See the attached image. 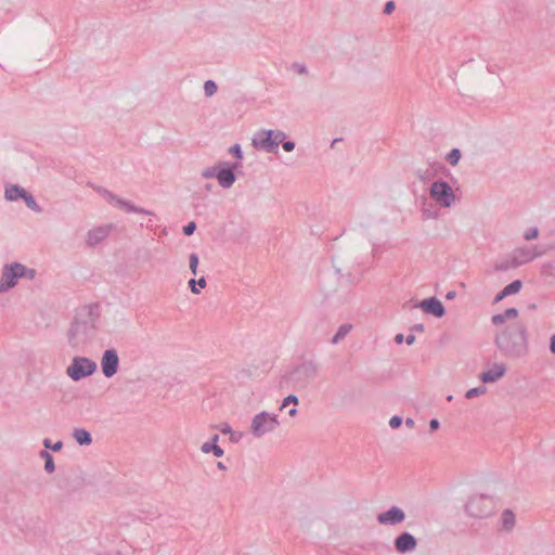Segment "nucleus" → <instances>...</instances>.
<instances>
[{
  "label": "nucleus",
  "instance_id": "bf43d9fd",
  "mask_svg": "<svg viewBox=\"0 0 555 555\" xmlns=\"http://www.w3.org/2000/svg\"><path fill=\"white\" fill-rule=\"evenodd\" d=\"M455 296H456V292H455V291H451V292H449V293L446 295V299L450 300V299L455 298Z\"/></svg>",
  "mask_w": 555,
  "mask_h": 555
},
{
  "label": "nucleus",
  "instance_id": "69168bd1",
  "mask_svg": "<svg viewBox=\"0 0 555 555\" xmlns=\"http://www.w3.org/2000/svg\"><path fill=\"white\" fill-rule=\"evenodd\" d=\"M100 555H121L120 553H115V554H111V553H103V554H100Z\"/></svg>",
  "mask_w": 555,
  "mask_h": 555
},
{
  "label": "nucleus",
  "instance_id": "412c9836",
  "mask_svg": "<svg viewBox=\"0 0 555 555\" xmlns=\"http://www.w3.org/2000/svg\"><path fill=\"white\" fill-rule=\"evenodd\" d=\"M539 254L533 253L530 248H517L513 251L512 257L519 262V267L533 260Z\"/></svg>",
  "mask_w": 555,
  "mask_h": 555
},
{
  "label": "nucleus",
  "instance_id": "338daca9",
  "mask_svg": "<svg viewBox=\"0 0 555 555\" xmlns=\"http://www.w3.org/2000/svg\"><path fill=\"white\" fill-rule=\"evenodd\" d=\"M211 188H212V185H211V184H206V190H207V191H211Z\"/></svg>",
  "mask_w": 555,
  "mask_h": 555
},
{
  "label": "nucleus",
  "instance_id": "774afa93",
  "mask_svg": "<svg viewBox=\"0 0 555 555\" xmlns=\"http://www.w3.org/2000/svg\"><path fill=\"white\" fill-rule=\"evenodd\" d=\"M452 399H453V396H452V395H450V396H448V397H447V400H448V401H452Z\"/></svg>",
  "mask_w": 555,
  "mask_h": 555
},
{
  "label": "nucleus",
  "instance_id": "39448f33",
  "mask_svg": "<svg viewBox=\"0 0 555 555\" xmlns=\"http://www.w3.org/2000/svg\"><path fill=\"white\" fill-rule=\"evenodd\" d=\"M94 330L92 323L76 315L67 332L68 344L75 348L87 344L92 338Z\"/></svg>",
  "mask_w": 555,
  "mask_h": 555
},
{
  "label": "nucleus",
  "instance_id": "c9c22d12",
  "mask_svg": "<svg viewBox=\"0 0 555 555\" xmlns=\"http://www.w3.org/2000/svg\"><path fill=\"white\" fill-rule=\"evenodd\" d=\"M291 403H293L295 406L298 405V403H299L298 397L295 395H288L287 397L284 398L280 409L282 410Z\"/></svg>",
  "mask_w": 555,
  "mask_h": 555
},
{
  "label": "nucleus",
  "instance_id": "49530a36",
  "mask_svg": "<svg viewBox=\"0 0 555 555\" xmlns=\"http://www.w3.org/2000/svg\"><path fill=\"white\" fill-rule=\"evenodd\" d=\"M396 9V4L393 1H388L386 2L385 7H384V13L385 14H391L393 12V10Z\"/></svg>",
  "mask_w": 555,
  "mask_h": 555
},
{
  "label": "nucleus",
  "instance_id": "9d476101",
  "mask_svg": "<svg viewBox=\"0 0 555 555\" xmlns=\"http://www.w3.org/2000/svg\"><path fill=\"white\" fill-rule=\"evenodd\" d=\"M219 166L216 179L221 188L230 189L236 180L235 170L242 167V163L219 162Z\"/></svg>",
  "mask_w": 555,
  "mask_h": 555
},
{
  "label": "nucleus",
  "instance_id": "ea45409f",
  "mask_svg": "<svg viewBox=\"0 0 555 555\" xmlns=\"http://www.w3.org/2000/svg\"><path fill=\"white\" fill-rule=\"evenodd\" d=\"M491 322L493 325L499 326V325L504 324L506 322V319L503 315V313H498V314L492 315Z\"/></svg>",
  "mask_w": 555,
  "mask_h": 555
},
{
  "label": "nucleus",
  "instance_id": "20e7f679",
  "mask_svg": "<svg viewBox=\"0 0 555 555\" xmlns=\"http://www.w3.org/2000/svg\"><path fill=\"white\" fill-rule=\"evenodd\" d=\"M465 513L477 519L491 517L496 513V502L490 495H474L465 504Z\"/></svg>",
  "mask_w": 555,
  "mask_h": 555
},
{
  "label": "nucleus",
  "instance_id": "603ef678",
  "mask_svg": "<svg viewBox=\"0 0 555 555\" xmlns=\"http://www.w3.org/2000/svg\"><path fill=\"white\" fill-rule=\"evenodd\" d=\"M550 350L555 356V334L550 339Z\"/></svg>",
  "mask_w": 555,
  "mask_h": 555
},
{
  "label": "nucleus",
  "instance_id": "58836bf2",
  "mask_svg": "<svg viewBox=\"0 0 555 555\" xmlns=\"http://www.w3.org/2000/svg\"><path fill=\"white\" fill-rule=\"evenodd\" d=\"M402 417L399 416V415H393L390 421H389V426L392 428V429H396V428H399L401 425H402Z\"/></svg>",
  "mask_w": 555,
  "mask_h": 555
},
{
  "label": "nucleus",
  "instance_id": "e433bc0d",
  "mask_svg": "<svg viewBox=\"0 0 555 555\" xmlns=\"http://www.w3.org/2000/svg\"><path fill=\"white\" fill-rule=\"evenodd\" d=\"M538 235H539V230H538V228L534 227V228H530L529 230H527L524 234V237L527 241H531V240L537 238Z\"/></svg>",
  "mask_w": 555,
  "mask_h": 555
},
{
  "label": "nucleus",
  "instance_id": "6e6552de",
  "mask_svg": "<svg viewBox=\"0 0 555 555\" xmlns=\"http://www.w3.org/2000/svg\"><path fill=\"white\" fill-rule=\"evenodd\" d=\"M96 363L86 357H75L67 366V375L75 382L81 380L85 377L92 375L96 371Z\"/></svg>",
  "mask_w": 555,
  "mask_h": 555
},
{
  "label": "nucleus",
  "instance_id": "a19ab883",
  "mask_svg": "<svg viewBox=\"0 0 555 555\" xmlns=\"http://www.w3.org/2000/svg\"><path fill=\"white\" fill-rule=\"evenodd\" d=\"M195 230H196V223L194 221H191L183 227V233L186 236L192 235L195 232Z\"/></svg>",
  "mask_w": 555,
  "mask_h": 555
},
{
  "label": "nucleus",
  "instance_id": "393cba45",
  "mask_svg": "<svg viewBox=\"0 0 555 555\" xmlns=\"http://www.w3.org/2000/svg\"><path fill=\"white\" fill-rule=\"evenodd\" d=\"M518 267H519V262L517 260H515V258H513L512 256H511V258L502 260L494 264V269L496 271H507L512 268H518Z\"/></svg>",
  "mask_w": 555,
  "mask_h": 555
},
{
  "label": "nucleus",
  "instance_id": "ddd939ff",
  "mask_svg": "<svg viewBox=\"0 0 555 555\" xmlns=\"http://www.w3.org/2000/svg\"><path fill=\"white\" fill-rule=\"evenodd\" d=\"M393 546L400 554L411 553L417 547V539L412 533L404 531L395 538Z\"/></svg>",
  "mask_w": 555,
  "mask_h": 555
},
{
  "label": "nucleus",
  "instance_id": "5fc2aeb1",
  "mask_svg": "<svg viewBox=\"0 0 555 555\" xmlns=\"http://www.w3.org/2000/svg\"><path fill=\"white\" fill-rule=\"evenodd\" d=\"M422 210H423V216H424L425 218H435V217H436V215H435V214H431V212H430V210H429V209H426L425 207H423V209H422Z\"/></svg>",
  "mask_w": 555,
  "mask_h": 555
},
{
  "label": "nucleus",
  "instance_id": "37998d69",
  "mask_svg": "<svg viewBox=\"0 0 555 555\" xmlns=\"http://www.w3.org/2000/svg\"><path fill=\"white\" fill-rule=\"evenodd\" d=\"M215 447H216V443L214 442H210V441H206L202 444L201 447V451L203 453H210L212 450H215Z\"/></svg>",
  "mask_w": 555,
  "mask_h": 555
},
{
  "label": "nucleus",
  "instance_id": "f3484780",
  "mask_svg": "<svg viewBox=\"0 0 555 555\" xmlns=\"http://www.w3.org/2000/svg\"><path fill=\"white\" fill-rule=\"evenodd\" d=\"M506 365L504 363H494L492 367L479 375V379L483 384L495 383L506 374Z\"/></svg>",
  "mask_w": 555,
  "mask_h": 555
},
{
  "label": "nucleus",
  "instance_id": "4be33fe9",
  "mask_svg": "<svg viewBox=\"0 0 555 555\" xmlns=\"http://www.w3.org/2000/svg\"><path fill=\"white\" fill-rule=\"evenodd\" d=\"M73 437L79 446H90L92 443V436L85 428H75Z\"/></svg>",
  "mask_w": 555,
  "mask_h": 555
},
{
  "label": "nucleus",
  "instance_id": "09e8293b",
  "mask_svg": "<svg viewBox=\"0 0 555 555\" xmlns=\"http://www.w3.org/2000/svg\"><path fill=\"white\" fill-rule=\"evenodd\" d=\"M211 453L216 456V457H221L223 454H224V451L221 447H219L218 444H216L215 447V450L211 451Z\"/></svg>",
  "mask_w": 555,
  "mask_h": 555
},
{
  "label": "nucleus",
  "instance_id": "2eb2a0df",
  "mask_svg": "<svg viewBox=\"0 0 555 555\" xmlns=\"http://www.w3.org/2000/svg\"><path fill=\"white\" fill-rule=\"evenodd\" d=\"M415 307L421 308L425 313L431 314L436 318H442L446 314V309L441 301L436 297H430L422 300Z\"/></svg>",
  "mask_w": 555,
  "mask_h": 555
},
{
  "label": "nucleus",
  "instance_id": "1a4fd4ad",
  "mask_svg": "<svg viewBox=\"0 0 555 555\" xmlns=\"http://www.w3.org/2000/svg\"><path fill=\"white\" fill-rule=\"evenodd\" d=\"M430 197L441 207L449 208L455 202V195L451 185L439 179L435 181L429 189Z\"/></svg>",
  "mask_w": 555,
  "mask_h": 555
},
{
  "label": "nucleus",
  "instance_id": "a18cd8bd",
  "mask_svg": "<svg viewBox=\"0 0 555 555\" xmlns=\"http://www.w3.org/2000/svg\"><path fill=\"white\" fill-rule=\"evenodd\" d=\"M280 144H282V147L285 152H292L295 149L294 141H285V139H284L283 142H281Z\"/></svg>",
  "mask_w": 555,
  "mask_h": 555
},
{
  "label": "nucleus",
  "instance_id": "7c9ffc66",
  "mask_svg": "<svg viewBox=\"0 0 555 555\" xmlns=\"http://www.w3.org/2000/svg\"><path fill=\"white\" fill-rule=\"evenodd\" d=\"M217 89H218V87L214 80L205 81L204 92H205L206 96H208V98L212 96L217 92Z\"/></svg>",
  "mask_w": 555,
  "mask_h": 555
},
{
  "label": "nucleus",
  "instance_id": "052dcab7",
  "mask_svg": "<svg viewBox=\"0 0 555 555\" xmlns=\"http://www.w3.org/2000/svg\"><path fill=\"white\" fill-rule=\"evenodd\" d=\"M298 411L296 409V406L292 408L289 411H288V415L291 417H295L297 415Z\"/></svg>",
  "mask_w": 555,
  "mask_h": 555
},
{
  "label": "nucleus",
  "instance_id": "f03ea898",
  "mask_svg": "<svg viewBox=\"0 0 555 555\" xmlns=\"http://www.w3.org/2000/svg\"><path fill=\"white\" fill-rule=\"evenodd\" d=\"M36 274L37 272L35 269L27 268L20 262L5 264L0 279V293H5L13 288L17 284L18 279L26 278L28 280H34Z\"/></svg>",
  "mask_w": 555,
  "mask_h": 555
},
{
  "label": "nucleus",
  "instance_id": "72a5a7b5",
  "mask_svg": "<svg viewBox=\"0 0 555 555\" xmlns=\"http://www.w3.org/2000/svg\"><path fill=\"white\" fill-rule=\"evenodd\" d=\"M219 163L216 164L215 166L212 167H207L206 169H204V171L202 172V176L205 178V179H211V178H217V171H218V168H219Z\"/></svg>",
  "mask_w": 555,
  "mask_h": 555
},
{
  "label": "nucleus",
  "instance_id": "6e6d98bb",
  "mask_svg": "<svg viewBox=\"0 0 555 555\" xmlns=\"http://www.w3.org/2000/svg\"><path fill=\"white\" fill-rule=\"evenodd\" d=\"M404 423H405V425H406L409 428H413V427H414V425H415L414 420H413V418H411V417H408V418L405 420V422H404Z\"/></svg>",
  "mask_w": 555,
  "mask_h": 555
},
{
  "label": "nucleus",
  "instance_id": "13d9d810",
  "mask_svg": "<svg viewBox=\"0 0 555 555\" xmlns=\"http://www.w3.org/2000/svg\"><path fill=\"white\" fill-rule=\"evenodd\" d=\"M405 341H406V344H408V345H412V344H414V341H415V336H414V335H412V334L408 335V336H406V338H405Z\"/></svg>",
  "mask_w": 555,
  "mask_h": 555
},
{
  "label": "nucleus",
  "instance_id": "e2e57ef3",
  "mask_svg": "<svg viewBox=\"0 0 555 555\" xmlns=\"http://www.w3.org/2000/svg\"><path fill=\"white\" fill-rule=\"evenodd\" d=\"M218 440H219V435H214L209 441L217 444Z\"/></svg>",
  "mask_w": 555,
  "mask_h": 555
},
{
  "label": "nucleus",
  "instance_id": "f8f14e48",
  "mask_svg": "<svg viewBox=\"0 0 555 555\" xmlns=\"http://www.w3.org/2000/svg\"><path fill=\"white\" fill-rule=\"evenodd\" d=\"M119 367V357L114 348L106 349L101 359V369L105 377L111 378L117 372Z\"/></svg>",
  "mask_w": 555,
  "mask_h": 555
},
{
  "label": "nucleus",
  "instance_id": "f704fd0d",
  "mask_svg": "<svg viewBox=\"0 0 555 555\" xmlns=\"http://www.w3.org/2000/svg\"><path fill=\"white\" fill-rule=\"evenodd\" d=\"M229 153L232 154L236 159L242 160L243 159V151L238 143L232 145L229 149Z\"/></svg>",
  "mask_w": 555,
  "mask_h": 555
},
{
  "label": "nucleus",
  "instance_id": "0e129e2a",
  "mask_svg": "<svg viewBox=\"0 0 555 555\" xmlns=\"http://www.w3.org/2000/svg\"><path fill=\"white\" fill-rule=\"evenodd\" d=\"M341 141V138H336L332 141L331 147H334V145H337V142Z\"/></svg>",
  "mask_w": 555,
  "mask_h": 555
},
{
  "label": "nucleus",
  "instance_id": "a878e982",
  "mask_svg": "<svg viewBox=\"0 0 555 555\" xmlns=\"http://www.w3.org/2000/svg\"><path fill=\"white\" fill-rule=\"evenodd\" d=\"M22 199L25 202L26 206L30 210H33L35 212H38V214L42 211L41 206L38 205V203L36 202L35 197H34V195L31 193H29L28 191L25 193V195H24V197Z\"/></svg>",
  "mask_w": 555,
  "mask_h": 555
},
{
  "label": "nucleus",
  "instance_id": "a211bd4d",
  "mask_svg": "<svg viewBox=\"0 0 555 555\" xmlns=\"http://www.w3.org/2000/svg\"><path fill=\"white\" fill-rule=\"evenodd\" d=\"M78 317H81L82 320L86 322H90L95 327V322L100 317V306L98 304H92L88 306H83L77 314Z\"/></svg>",
  "mask_w": 555,
  "mask_h": 555
},
{
  "label": "nucleus",
  "instance_id": "7ed1b4c3",
  "mask_svg": "<svg viewBox=\"0 0 555 555\" xmlns=\"http://www.w3.org/2000/svg\"><path fill=\"white\" fill-rule=\"evenodd\" d=\"M284 139L286 133L282 130L261 129L254 134L251 145L258 151L278 154L279 145Z\"/></svg>",
  "mask_w": 555,
  "mask_h": 555
},
{
  "label": "nucleus",
  "instance_id": "3c124183",
  "mask_svg": "<svg viewBox=\"0 0 555 555\" xmlns=\"http://www.w3.org/2000/svg\"><path fill=\"white\" fill-rule=\"evenodd\" d=\"M220 430H221L222 434H230V433H232V428H231V426L228 423L222 424Z\"/></svg>",
  "mask_w": 555,
  "mask_h": 555
},
{
  "label": "nucleus",
  "instance_id": "680f3d73",
  "mask_svg": "<svg viewBox=\"0 0 555 555\" xmlns=\"http://www.w3.org/2000/svg\"><path fill=\"white\" fill-rule=\"evenodd\" d=\"M217 467L220 470H227V466L222 462H217Z\"/></svg>",
  "mask_w": 555,
  "mask_h": 555
},
{
  "label": "nucleus",
  "instance_id": "864d4df0",
  "mask_svg": "<svg viewBox=\"0 0 555 555\" xmlns=\"http://www.w3.org/2000/svg\"><path fill=\"white\" fill-rule=\"evenodd\" d=\"M412 331L423 333V332L425 331V326H424V324L418 323V324H415V325L412 327Z\"/></svg>",
  "mask_w": 555,
  "mask_h": 555
},
{
  "label": "nucleus",
  "instance_id": "6ab92c4d",
  "mask_svg": "<svg viewBox=\"0 0 555 555\" xmlns=\"http://www.w3.org/2000/svg\"><path fill=\"white\" fill-rule=\"evenodd\" d=\"M27 191L18 184H7L4 189V197L7 201L16 202L22 199Z\"/></svg>",
  "mask_w": 555,
  "mask_h": 555
},
{
  "label": "nucleus",
  "instance_id": "dca6fc26",
  "mask_svg": "<svg viewBox=\"0 0 555 555\" xmlns=\"http://www.w3.org/2000/svg\"><path fill=\"white\" fill-rule=\"evenodd\" d=\"M112 229L113 225L107 224L89 230L86 237L87 245L89 247H95L109 235Z\"/></svg>",
  "mask_w": 555,
  "mask_h": 555
},
{
  "label": "nucleus",
  "instance_id": "8fccbe9b",
  "mask_svg": "<svg viewBox=\"0 0 555 555\" xmlns=\"http://www.w3.org/2000/svg\"><path fill=\"white\" fill-rule=\"evenodd\" d=\"M505 297H507L506 293L504 289H502L500 293L496 294L495 298H494V302H499L501 300H503Z\"/></svg>",
  "mask_w": 555,
  "mask_h": 555
},
{
  "label": "nucleus",
  "instance_id": "9b49d317",
  "mask_svg": "<svg viewBox=\"0 0 555 555\" xmlns=\"http://www.w3.org/2000/svg\"><path fill=\"white\" fill-rule=\"evenodd\" d=\"M99 192L104 196V198L109 204H113L119 207L120 209L126 210L127 212L143 214L150 216L154 215L153 211L135 206L131 202L120 198L119 196L115 195L114 193L106 189H101Z\"/></svg>",
  "mask_w": 555,
  "mask_h": 555
},
{
  "label": "nucleus",
  "instance_id": "aec40b11",
  "mask_svg": "<svg viewBox=\"0 0 555 555\" xmlns=\"http://www.w3.org/2000/svg\"><path fill=\"white\" fill-rule=\"evenodd\" d=\"M500 522L501 530L511 532L516 525V516L514 512L509 508L504 509L501 515Z\"/></svg>",
  "mask_w": 555,
  "mask_h": 555
},
{
  "label": "nucleus",
  "instance_id": "2f4dec72",
  "mask_svg": "<svg viewBox=\"0 0 555 555\" xmlns=\"http://www.w3.org/2000/svg\"><path fill=\"white\" fill-rule=\"evenodd\" d=\"M43 446L46 449H50L54 452H59L63 448V442L61 440H59L53 443L49 438H46V439H43Z\"/></svg>",
  "mask_w": 555,
  "mask_h": 555
},
{
  "label": "nucleus",
  "instance_id": "5701e85b",
  "mask_svg": "<svg viewBox=\"0 0 555 555\" xmlns=\"http://www.w3.org/2000/svg\"><path fill=\"white\" fill-rule=\"evenodd\" d=\"M351 328H352L351 324H348V323L341 324L338 327L336 334L333 336L332 344L336 345L339 341H341L348 335V333L351 331Z\"/></svg>",
  "mask_w": 555,
  "mask_h": 555
},
{
  "label": "nucleus",
  "instance_id": "4d7b16f0",
  "mask_svg": "<svg viewBox=\"0 0 555 555\" xmlns=\"http://www.w3.org/2000/svg\"><path fill=\"white\" fill-rule=\"evenodd\" d=\"M404 339H405V338H404L403 334H397V335L395 336V341H396L397 344H402Z\"/></svg>",
  "mask_w": 555,
  "mask_h": 555
},
{
  "label": "nucleus",
  "instance_id": "79ce46f5",
  "mask_svg": "<svg viewBox=\"0 0 555 555\" xmlns=\"http://www.w3.org/2000/svg\"><path fill=\"white\" fill-rule=\"evenodd\" d=\"M506 320L515 319L518 317V310L516 308H508L503 312Z\"/></svg>",
  "mask_w": 555,
  "mask_h": 555
},
{
  "label": "nucleus",
  "instance_id": "c85d7f7f",
  "mask_svg": "<svg viewBox=\"0 0 555 555\" xmlns=\"http://www.w3.org/2000/svg\"><path fill=\"white\" fill-rule=\"evenodd\" d=\"M522 287V282L520 280H515L508 285H506L503 289L505 291L507 296L515 295L519 293Z\"/></svg>",
  "mask_w": 555,
  "mask_h": 555
},
{
  "label": "nucleus",
  "instance_id": "473e14b6",
  "mask_svg": "<svg viewBox=\"0 0 555 555\" xmlns=\"http://www.w3.org/2000/svg\"><path fill=\"white\" fill-rule=\"evenodd\" d=\"M198 262H199L198 255L195 253H192L189 257V263H190V270L193 275L197 274Z\"/></svg>",
  "mask_w": 555,
  "mask_h": 555
},
{
  "label": "nucleus",
  "instance_id": "423d86ee",
  "mask_svg": "<svg viewBox=\"0 0 555 555\" xmlns=\"http://www.w3.org/2000/svg\"><path fill=\"white\" fill-rule=\"evenodd\" d=\"M319 375V364L308 360L296 365L289 373V378L299 389H305Z\"/></svg>",
  "mask_w": 555,
  "mask_h": 555
},
{
  "label": "nucleus",
  "instance_id": "de8ad7c7",
  "mask_svg": "<svg viewBox=\"0 0 555 555\" xmlns=\"http://www.w3.org/2000/svg\"><path fill=\"white\" fill-rule=\"evenodd\" d=\"M439 427H440V423H439V421L437 418L430 420L429 428H430L431 431L437 430Z\"/></svg>",
  "mask_w": 555,
  "mask_h": 555
},
{
  "label": "nucleus",
  "instance_id": "b1692460",
  "mask_svg": "<svg viewBox=\"0 0 555 555\" xmlns=\"http://www.w3.org/2000/svg\"><path fill=\"white\" fill-rule=\"evenodd\" d=\"M39 456L44 460V470L49 474L54 473L55 464L53 456L47 450H41Z\"/></svg>",
  "mask_w": 555,
  "mask_h": 555
},
{
  "label": "nucleus",
  "instance_id": "4468645a",
  "mask_svg": "<svg viewBox=\"0 0 555 555\" xmlns=\"http://www.w3.org/2000/svg\"><path fill=\"white\" fill-rule=\"evenodd\" d=\"M405 519V513L402 508L398 506H391L389 509H387L384 513H379L377 515V521L380 525H387V526H396L404 521Z\"/></svg>",
  "mask_w": 555,
  "mask_h": 555
},
{
  "label": "nucleus",
  "instance_id": "cd10ccee",
  "mask_svg": "<svg viewBox=\"0 0 555 555\" xmlns=\"http://www.w3.org/2000/svg\"><path fill=\"white\" fill-rule=\"evenodd\" d=\"M462 153L459 149H452L446 156L447 162L451 166H456L461 159Z\"/></svg>",
  "mask_w": 555,
  "mask_h": 555
},
{
  "label": "nucleus",
  "instance_id": "4c0bfd02",
  "mask_svg": "<svg viewBox=\"0 0 555 555\" xmlns=\"http://www.w3.org/2000/svg\"><path fill=\"white\" fill-rule=\"evenodd\" d=\"M416 176L421 181H426L430 179L434 176V173L430 169H426L425 171L417 170Z\"/></svg>",
  "mask_w": 555,
  "mask_h": 555
},
{
  "label": "nucleus",
  "instance_id": "f257e3e1",
  "mask_svg": "<svg viewBox=\"0 0 555 555\" xmlns=\"http://www.w3.org/2000/svg\"><path fill=\"white\" fill-rule=\"evenodd\" d=\"M494 344L501 353L509 359H519L528 352L527 326L518 322L499 332Z\"/></svg>",
  "mask_w": 555,
  "mask_h": 555
},
{
  "label": "nucleus",
  "instance_id": "bb28decb",
  "mask_svg": "<svg viewBox=\"0 0 555 555\" xmlns=\"http://www.w3.org/2000/svg\"><path fill=\"white\" fill-rule=\"evenodd\" d=\"M207 285V281L204 276L199 278L198 280L191 279L189 281V287L193 294H199V288H205Z\"/></svg>",
  "mask_w": 555,
  "mask_h": 555
},
{
  "label": "nucleus",
  "instance_id": "c03bdc74",
  "mask_svg": "<svg viewBox=\"0 0 555 555\" xmlns=\"http://www.w3.org/2000/svg\"><path fill=\"white\" fill-rule=\"evenodd\" d=\"M293 68L299 74V75H306L308 74V68L305 64L301 63H294Z\"/></svg>",
  "mask_w": 555,
  "mask_h": 555
},
{
  "label": "nucleus",
  "instance_id": "0eeeda50",
  "mask_svg": "<svg viewBox=\"0 0 555 555\" xmlns=\"http://www.w3.org/2000/svg\"><path fill=\"white\" fill-rule=\"evenodd\" d=\"M280 426L278 415L262 411L256 414L250 424V431L254 437L260 438L274 431Z\"/></svg>",
  "mask_w": 555,
  "mask_h": 555
},
{
  "label": "nucleus",
  "instance_id": "c756f323",
  "mask_svg": "<svg viewBox=\"0 0 555 555\" xmlns=\"http://www.w3.org/2000/svg\"><path fill=\"white\" fill-rule=\"evenodd\" d=\"M486 392H487V388L485 386H478V387L467 390L465 393V398L474 399L476 397L485 395Z\"/></svg>",
  "mask_w": 555,
  "mask_h": 555
}]
</instances>
